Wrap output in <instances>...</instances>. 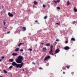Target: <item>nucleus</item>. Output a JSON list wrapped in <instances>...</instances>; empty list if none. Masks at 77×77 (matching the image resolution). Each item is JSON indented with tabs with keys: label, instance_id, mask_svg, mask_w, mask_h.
Wrapping results in <instances>:
<instances>
[{
	"label": "nucleus",
	"instance_id": "nucleus-1",
	"mask_svg": "<svg viewBox=\"0 0 77 77\" xmlns=\"http://www.w3.org/2000/svg\"><path fill=\"white\" fill-rule=\"evenodd\" d=\"M23 57L21 56H19L18 58L16 60V62L18 63H22V60H23Z\"/></svg>",
	"mask_w": 77,
	"mask_h": 77
},
{
	"label": "nucleus",
	"instance_id": "nucleus-51",
	"mask_svg": "<svg viewBox=\"0 0 77 77\" xmlns=\"http://www.w3.org/2000/svg\"><path fill=\"white\" fill-rule=\"evenodd\" d=\"M52 29V30H54V29L53 28Z\"/></svg>",
	"mask_w": 77,
	"mask_h": 77
},
{
	"label": "nucleus",
	"instance_id": "nucleus-37",
	"mask_svg": "<svg viewBox=\"0 0 77 77\" xmlns=\"http://www.w3.org/2000/svg\"><path fill=\"white\" fill-rule=\"evenodd\" d=\"M8 34H9V33H10V31H9L7 32Z\"/></svg>",
	"mask_w": 77,
	"mask_h": 77
},
{
	"label": "nucleus",
	"instance_id": "nucleus-29",
	"mask_svg": "<svg viewBox=\"0 0 77 77\" xmlns=\"http://www.w3.org/2000/svg\"><path fill=\"white\" fill-rule=\"evenodd\" d=\"M57 9H60V8L59 7H57Z\"/></svg>",
	"mask_w": 77,
	"mask_h": 77
},
{
	"label": "nucleus",
	"instance_id": "nucleus-25",
	"mask_svg": "<svg viewBox=\"0 0 77 77\" xmlns=\"http://www.w3.org/2000/svg\"><path fill=\"white\" fill-rule=\"evenodd\" d=\"M44 19H45V20L47 19V17L45 16L44 17Z\"/></svg>",
	"mask_w": 77,
	"mask_h": 77
},
{
	"label": "nucleus",
	"instance_id": "nucleus-34",
	"mask_svg": "<svg viewBox=\"0 0 77 77\" xmlns=\"http://www.w3.org/2000/svg\"><path fill=\"white\" fill-rule=\"evenodd\" d=\"M29 50H30V51H32V49H29Z\"/></svg>",
	"mask_w": 77,
	"mask_h": 77
},
{
	"label": "nucleus",
	"instance_id": "nucleus-27",
	"mask_svg": "<svg viewBox=\"0 0 77 77\" xmlns=\"http://www.w3.org/2000/svg\"><path fill=\"white\" fill-rule=\"evenodd\" d=\"M75 21H74L72 23V24H75Z\"/></svg>",
	"mask_w": 77,
	"mask_h": 77
},
{
	"label": "nucleus",
	"instance_id": "nucleus-42",
	"mask_svg": "<svg viewBox=\"0 0 77 77\" xmlns=\"http://www.w3.org/2000/svg\"><path fill=\"white\" fill-rule=\"evenodd\" d=\"M41 44H42V45H43V44H44V43H41Z\"/></svg>",
	"mask_w": 77,
	"mask_h": 77
},
{
	"label": "nucleus",
	"instance_id": "nucleus-11",
	"mask_svg": "<svg viewBox=\"0 0 77 77\" xmlns=\"http://www.w3.org/2000/svg\"><path fill=\"white\" fill-rule=\"evenodd\" d=\"M18 54L16 53H14L12 54V55L13 56H18Z\"/></svg>",
	"mask_w": 77,
	"mask_h": 77
},
{
	"label": "nucleus",
	"instance_id": "nucleus-12",
	"mask_svg": "<svg viewBox=\"0 0 77 77\" xmlns=\"http://www.w3.org/2000/svg\"><path fill=\"white\" fill-rule=\"evenodd\" d=\"M74 11L75 12H77V9H76V7H75L74 8Z\"/></svg>",
	"mask_w": 77,
	"mask_h": 77
},
{
	"label": "nucleus",
	"instance_id": "nucleus-26",
	"mask_svg": "<svg viewBox=\"0 0 77 77\" xmlns=\"http://www.w3.org/2000/svg\"><path fill=\"white\" fill-rule=\"evenodd\" d=\"M35 22L36 23V24H39V23H38V21L37 20L35 21Z\"/></svg>",
	"mask_w": 77,
	"mask_h": 77
},
{
	"label": "nucleus",
	"instance_id": "nucleus-47",
	"mask_svg": "<svg viewBox=\"0 0 77 77\" xmlns=\"http://www.w3.org/2000/svg\"><path fill=\"white\" fill-rule=\"evenodd\" d=\"M23 71H24V69H23Z\"/></svg>",
	"mask_w": 77,
	"mask_h": 77
},
{
	"label": "nucleus",
	"instance_id": "nucleus-17",
	"mask_svg": "<svg viewBox=\"0 0 77 77\" xmlns=\"http://www.w3.org/2000/svg\"><path fill=\"white\" fill-rule=\"evenodd\" d=\"M59 53V49H57L56 51H55V54L56 53Z\"/></svg>",
	"mask_w": 77,
	"mask_h": 77
},
{
	"label": "nucleus",
	"instance_id": "nucleus-7",
	"mask_svg": "<svg viewBox=\"0 0 77 77\" xmlns=\"http://www.w3.org/2000/svg\"><path fill=\"white\" fill-rule=\"evenodd\" d=\"M53 51V50H52V51H49V54H51V55H52V56H54V54H53V53L52 52Z\"/></svg>",
	"mask_w": 77,
	"mask_h": 77
},
{
	"label": "nucleus",
	"instance_id": "nucleus-48",
	"mask_svg": "<svg viewBox=\"0 0 77 77\" xmlns=\"http://www.w3.org/2000/svg\"><path fill=\"white\" fill-rule=\"evenodd\" d=\"M55 44H57V42H55Z\"/></svg>",
	"mask_w": 77,
	"mask_h": 77
},
{
	"label": "nucleus",
	"instance_id": "nucleus-24",
	"mask_svg": "<svg viewBox=\"0 0 77 77\" xmlns=\"http://www.w3.org/2000/svg\"><path fill=\"white\" fill-rule=\"evenodd\" d=\"M60 23L59 22V23H56L55 24H57L58 25H60Z\"/></svg>",
	"mask_w": 77,
	"mask_h": 77
},
{
	"label": "nucleus",
	"instance_id": "nucleus-23",
	"mask_svg": "<svg viewBox=\"0 0 77 77\" xmlns=\"http://www.w3.org/2000/svg\"><path fill=\"white\" fill-rule=\"evenodd\" d=\"M4 72L5 73H8V72L6 71V70L4 69Z\"/></svg>",
	"mask_w": 77,
	"mask_h": 77
},
{
	"label": "nucleus",
	"instance_id": "nucleus-31",
	"mask_svg": "<svg viewBox=\"0 0 77 77\" xmlns=\"http://www.w3.org/2000/svg\"><path fill=\"white\" fill-rule=\"evenodd\" d=\"M2 59H4V58H5V57H3H3H2Z\"/></svg>",
	"mask_w": 77,
	"mask_h": 77
},
{
	"label": "nucleus",
	"instance_id": "nucleus-15",
	"mask_svg": "<svg viewBox=\"0 0 77 77\" xmlns=\"http://www.w3.org/2000/svg\"><path fill=\"white\" fill-rule=\"evenodd\" d=\"M24 43H20L19 45H18L19 47H20V46H21L22 45H24Z\"/></svg>",
	"mask_w": 77,
	"mask_h": 77
},
{
	"label": "nucleus",
	"instance_id": "nucleus-8",
	"mask_svg": "<svg viewBox=\"0 0 77 77\" xmlns=\"http://www.w3.org/2000/svg\"><path fill=\"white\" fill-rule=\"evenodd\" d=\"M19 50L20 48H17L15 49L14 51H15V52H18V51H19Z\"/></svg>",
	"mask_w": 77,
	"mask_h": 77
},
{
	"label": "nucleus",
	"instance_id": "nucleus-18",
	"mask_svg": "<svg viewBox=\"0 0 77 77\" xmlns=\"http://www.w3.org/2000/svg\"><path fill=\"white\" fill-rule=\"evenodd\" d=\"M70 4V3L69 2V1H68L67 2V6H69V4Z\"/></svg>",
	"mask_w": 77,
	"mask_h": 77
},
{
	"label": "nucleus",
	"instance_id": "nucleus-9",
	"mask_svg": "<svg viewBox=\"0 0 77 77\" xmlns=\"http://www.w3.org/2000/svg\"><path fill=\"white\" fill-rule=\"evenodd\" d=\"M47 50V49L46 48H44L42 50L43 52H46Z\"/></svg>",
	"mask_w": 77,
	"mask_h": 77
},
{
	"label": "nucleus",
	"instance_id": "nucleus-55",
	"mask_svg": "<svg viewBox=\"0 0 77 77\" xmlns=\"http://www.w3.org/2000/svg\"><path fill=\"white\" fill-rule=\"evenodd\" d=\"M61 71H62V70H61Z\"/></svg>",
	"mask_w": 77,
	"mask_h": 77
},
{
	"label": "nucleus",
	"instance_id": "nucleus-30",
	"mask_svg": "<svg viewBox=\"0 0 77 77\" xmlns=\"http://www.w3.org/2000/svg\"><path fill=\"white\" fill-rule=\"evenodd\" d=\"M57 3L58 2V3H59V2H60V0H57Z\"/></svg>",
	"mask_w": 77,
	"mask_h": 77
},
{
	"label": "nucleus",
	"instance_id": "nucleus-50",
	"mask_svg": "<svg viewBox=\"0 0 77 77\" xmlns=\"http://www.w3.org/2000/svg\"><path fill=\"white\" fill-rule=\"evenodd\" d=\"M0 77H2V76H0Z\"/></svg>",
	"mask_w": 77,
	"mask_h": 77
},
{
	"label": "nucleus",
	"instance_id": "nucleus-19",
	"mask_svg": "<svg viewBox=\"0 0 77 77\" xmlns=\"http://www.w3.org/2000/svg\"><path fill=\"white\" fill-rule=\"evenodd\" d=\"M71 41H75V39L74 38H71Z\"/></svg>",
	"mask_w": 77,
	"mask_h": 77
},
{
	"label": "nucleus",
	"instance_id": "nucleus-39",
	"mask_svg": "<svg viewBox=\"0 0 77 77\" xmlns=\"http://www.w3.org/2000/svg\"><path fill=\"white\" fill-rule=\"evenodd\" d=\"M39 69H42V68H41V67H40Z\"/></svg>",
	"mask_w": 77,
	"mask_h": 77
},
{
	"label": "nucleus",
	"instance_id": "nucleus-28",
	"mask_svg": "<svg viewBox=\"0 0 77 77\" xmlns=\"http://www.w3.org/2000/svg\"><path fill=\"white\" fill-rule=\"evenodd\" d=\"M68 42V41H66L65 42V44H67Z\"/></svg>",
	"mask_w": 77,
	"mask_h": 77
},
{
	"label": "nucleus",
	"instance_id": "nucleus-20",
	"mask_svg": "<svg viewBox=\"0 0 77 77\" xmlns=\"http://www.w3.org/2000/svg\"><path fill=\"white\" fill-rule=\"evenodd\" d=\"M69 66H70L68 65H67V66H66V68H68V69H69Z\"/></svg>",
	"mask_w": 77,
	"mask_h": 77
},
{
	"label": "nucleus",
	"instance_id": "nucleus-16",
	"mask_svg": "<svg viewBox=\"0 0 77 77\" xmlns=\"http://www.w3.org/2000/svg\"><path fill=\"white\" fill-rule=\"evenodd\" d=\"M33 3L34 4V5H37V4H38V2H36L35 1Z\"/></svg>",
	"mask_w": 77,
	"mask_h": 77
},
{
	"label": "nucleus",
	"instance_id": "nucleus-43",
	"mask_svg": "<svg viewBox=\"0 0 77 77\" xmlns=\"http://www.w3.org/2000/svg\"><path fill=\"white\" fill-rule=\"evenodd\" d=\"M2 59H0V62H2Z\"/></svg>",
	"mask_w": 77,
	"mask_h": 77
},
{
	"label": "nucleus",
	"instance_id": "nucleus-14",
	"mask_svg": "<svg viewBox=\"0 0 77 77\" xmlns=\"http://www.w3.org/2000/svg\"><path fill=\"white\" fill-rule=\"evenodd\" d=\"M53 45H51V46L50 47V51H52V50H53Z\"/></svg>",
	"mask_w": 77,
	"mask_h": 77
},
{
	"label": "nucleus",
	"instance_id": "nucleus-46",
	"mask_svg": "<svg viewBox=\"0 0 77 77\" xmlns=\"http://www.w3.org/2000/svg\"><path fill=\"white\" fill-rule=\"evenodd\" d=\"M63 74H65V72H63Z\"/></svg>",
	"mask_w": 77,
	"mask_h": 77
},
{
	"label": "nucleus",
	"instance_id": "nucleus-5",
	"mask_svg": "<svg viewBox=\"0 0 77 77\" xmlns=\"http://www.w3.org/2000/svg\"><path fill=\"white\" fill-rule=\"evenodd\" d=\"M8 15L9 17H12L14 16V15L12 14H11V13L8 12Z\"/></svg>",
	"mask_w": 77,
	"mask_h": 77
},
{
	"label": "nucleus",
	"instance_id": "nucleus-38",
	"mask_svg": "<svg viewBox=\"0 0 77 77\" xmlns=\"http://www.w3.org/2000/svg\"><path fill=\"white\" fill-rule=\"evenodd\" d=\"M12 14H15V13L14 12H12Z\"/></svg>",
	"mask_w": 77,
	"mask_h": 77
},
{
	"label": "nucleus",
	"instance_id": "nucleus-40",
	"mask_svg": "<svg viewBox=\"0 0 77 77\" xmlns=\"http://www.w3.org/2000/svg\"><path fill=\"white\" fill-rule=\"evenodd\" d=\"M5 24H6V23H5V22H4V25H5Z\"/></svg>",
	"mask_w": 77,
	"mask_h": 77
},
{
	"label": "nucleus",
	"instance_id": "nucleus-36",
	"mask_svg": "<svg viewBox=\"0 0 77 77\" xmlns=\"http://www.w3.org/2000/svg\"><path fill=\"white\" fill-rule=\"evenodd\" d=\"M56 42L59 41V39H57V40H56Z\"/></svg>",
	"mask_w": 77,
	"mask_h": 77
},
{
	"label": "nucleus",
	"instance_id": "nucleus-13",
	"mask_svg": "<svg viewBox=\"0 0 77 77\" xmlns=\"http://www.w3.org/2000/svg\"><path fill=\"white\" fill-rule=\"evenodd\" d=\"M8 61L9 62H14V59H9Z\"/></svg>",
	"mask_w": 77,
	"mask_h": 77
},
{
	"label": "nucleus",
	"instance_id": "nucleus-41",
	"mask_svg": "<svg viewBox=\"0 0 77 77\" xmlns=\"http://www.w3.org/2000/svg\"><path fill=\"white\" fill-rule=\"evenodd\" d=\"M5 29H7V27H5Z\"/></svg>",
	"mask_w": 77,
	"mask_h": 77
},
{
	"label": "nucleus",
	"instance_id": "nucleus-52",
	"mask_svg": "<svg viewBox=\"0 0 77 77\" xmlns=\"http://www.w3.org/2000/svg\"><path fill=\"white\" fill-rule=\"evenodd\" d=\"M24 77H27L26 76H25Z\"/></svg>",
	"mask_w": 77,
	"mask_h": 77
},
{
	"label": "nucleus",
	"instance_id": "nucleus-44",
	"mask_svg": "<svg viewBox=\"0 0 77 77\" xmlns=\"http://www.w3.org/2000/svg\"><path fill=\"white\" fill-rule=\"evenodd\" d=\"M44 30H47V29H44Z\"/></svg>",
	"mask_w": 77,
	"mask_h": 77
},
{
	"label": "nucleus",
	"instance_id": "nucleus-49",
	"mask_svg": "<svg viewBox=\"0 0 77 77\" xmlns=\"http://www.w3.org/2000/svg\"><path fill=\"white\" fill-rule=\"evenodd\" d=\"M35 7V6H34V5H33V7Z\"/></svg>",
	"mask_w": 77,
	"mask_h": 77
},
{
	"label": "nucleus",
	"instance_id": "nucleus-33",
	"mask_svg": "<svg viewBox=\"0 0 77 77\" xmlns=\"http://www.w3.org/2000/svg\"><path fill=\"white\" fill-rule=\"evenodd\" d=\"M54 2L55 3H57V1H54Z\"/></svg>",
	"mask_w": 77,
	"mask_h": 77
},
{
	"label": "nucleus",
	"instance_id": "nucleus-21",
	"mask_svg": "<svg viewBox=\"0 0 77 77\" xmlns=\"http://www.w3.org/2000/svg\"><path fill=\"white\" fill-rule=\"evenodd\" d=\"M46 46H47V47H49V46L50 45L49 44L47 43L46 44Z\"/></svg>",
	"mask_w": 77,
	"mask_h": 77
},
{
	"label": "nucleus",
	"instance_id": "nucleus-53",
	"mask_svg": "<svg viewBox=\"0 0 77 77\" xmlns=\"http://www.w3.org/2000/svg\"><path fill=\"white\" fill-rule=\"evenodd\" d=\"M50 20H49V22H50Z\"/></svg>",
	"mask_w": 77,
	"mask_h": 77
},
{
	"label": "nucleus",
	"instance_id": "nucleus-45",
	"mask_svg": "<svg viewBox=\"0 0 77 77\" xmlns=\"http://www.w3.org/2000/svg\"><path fill=\"white\" fill-rule=\"evenodd\" d=\"M32 63H33V64H35V63L34 62H32Z\"/></svg>",
	"mask_w": 77,
	"mask_h": 77
},
{
	"label": "nucleus",
	"instance_id": "nucleus-6",
	"mask_svg": "<svg viewBox=\"0 0 77 77\" xmlns=\"http://www.w3.org/2000/svg\"><path fill=\"white\" fill-rule=\"evenodd\" d=\"M64 48L65 50H68L69 49V48L68 46H66Z\"/></svg>",
	"mask_w": 77,
	"mask_h": 77
},
{
	"label": "nucleus",
	"instance_id": "nucleus-54",
	"mask_svg": "<svg viewBox=\"0 0 77 77\" xmlns=\"http://www.w3.org/2000/svg\"><path fill=\"white\" fill-rule=\"evenodd\" d=\"M29 35H30V34H29Z\"/></svg>",
	"mask_w": 77,
	"mask_h": 77
},
{
	"label": "nucleus",
	"instance_id": "nucleus-4",
	"mask_svg": "<svg viewBox=\"0 0 77 77\" xmlns=\"http://www.w3.org/2000/svg\"><path fill=\"white\" fill-rule=\"evenodd\" d=\"M50 56H48L47 57H45V58L43 60H44V61H45V60H47L48 59H50Z\"/></svg>",
	"mask_w": 77,
	"mask_h": 77
},
{
	"label": "nucleus",
	"instance_id": "nucleus-22",
	"mask_svg": "<svg viewBox=\"0 0 77 77\" xmlns=\"http://www.w3.org/2000/svg\"><path fill=\"white\" fill-rule=\"evenodd\" d=\"M12 67H13V66H10L9 67V69H11V68H12Z\"/></svg>",
	"mask_w": 77,
	"mask_h": 77
},
{
	"label": "nucleus",
	"instance_id": "nucleus-35",
	"mask_svg": "<svg viewBox=\"0 0 77 77\" xmlns=\"http://www.w3.org/2000/svg\"><path fill=\"white\" fill-rule=\"evenodd\" d=\"M23 50H23V49H20V51H23Z\"/></svg>",
	"mask_w": 77,
	"mask_h": 77
},
{
	"label": "nucleus",
	"instance_id": "nucleus-32",
	"mask_svg": "<svg viewBox=\"0 0 77 77\" xmlns=\"http://www.w3.org/2000/svg\"><path fill=\"white\" fill-rule=\"evenodd\" d=\"M43 7H44V8H45V5H43Z\"/></svg>",
	"mask_w": 77,
	"mask_h": 77
},
{
	"label": "nucleus",
	"instance_id": "nucleus-56",
	"mask_svg": "<svg viewBox=\"0 0 77 77\" xmlns=\"http://www.w3.org/2000/svg\"><path fill=\"white\" fill-rule=\"evenodd\" d=\"M35 8H36V7H35Z\"/></svg>",
	"mask_w": 77,
	"mask_h": 77
},
{
	"label": "nucleus",
	"instance_id": "nucleus-3",
	"mask_svg": "<svg viewBox=\"0 0 77 77\" xmlns=\"http://www.w3.org/2000/svg\"><path fill=\"white\" fill-rule=\"evenodd\" d=\"M18 64H17L15 62H13L12 63V65H13V66H16L17 68H18Z\"/></svg>",
	"mask_w": 77,
	"mask_h": 77
},
{
	"label": "nucleus",
	"instance_id": "nucleus-2",
	"mask_svg": "<svg viewBox=\"0 0 77 77\" xmlns=\"http://www.w3.org/2000/svg\"><path fill=\"white\" fill-rule=\"evenodd\" d=\"M23 65H24V63H22L20 64H18L17 65V68H18L19 67L20 68H21Z\"/></svg>",
	"mask_w": 77,
	"mask_h": 77
},
{
	"label": "nucleus",
	"instance_id": "nucleus-10",
	"mask_svg": "<svg viewBox=\"0 0 77 77\" xmlns=\"http://www.w3.org/2000/svg\"><path fill=\"white\" fill-rule=\"evenodd\" d=\"M26 28L25 27H23L22 29V30L24 32V31H26Z\"/></svg>",
	"mask_w": 77,
	"mask_h": 77
}]
</instances>
